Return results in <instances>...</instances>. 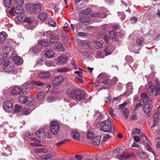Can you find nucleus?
<instances>
[{"mask_svg":"<svg viewBox=\"0 0 160 160\" xmlns=\"http://www.w3.org/2000/svg\"><path fill=\"white\" fill-rule=\"evenodd\" d=\"M68 141V140L64 139V140H63L62 141L57 142V143H56V145L57 146H59L61 145H62L63 143H64L65 142Z\"/></svg>","mask_w":160,"mask_h":160,"instance_id":"56","label":"nucleus"},{"mask_svg":"<svg viewBox=\"0 0 160 160\" xmlns=\"http://www.w3.org/2000/svg\"><path fill=\"white\" fill-rule=\"evenodd\" d=\"M23 86L27 89H31L34 88V86L33 82L29 83H25L23 84Z\"/></svg>","mask_w":160,"mask_h":160,"instance_id":"24","label":"nucleus"},{"mask_svg":"<svg viewBox=\"0 0 160 160\" xmlns=\"http://www.w3.org/2000/svg\"><path fill=\"white\" fill-rule=\"evenodd\" d=\"M13 60L15 63L18 65L21 64L23 63L22 59L19 56L14 57Z\"/></svg>","mask_w":160,"mask_h":160,"instance_id":"19","label":"nucleus"},{"mask_svg":"<svg viewBox=\"0 0 160 160\" xmlns=\"http://www.w3.org/2000/svg\"><path fill=\"white\" fill-rule=\"evenodd\" d=\"M133 138L134 139V140L136 142H139L140 139L141 138V136H135L133 137Z\"/></svg>","mask_w":160,"mask_h":160,"instance_id":"60","label":"nucleus"},{"mask_svg":"<svg viewBox=\"0 0 160 160\" xmlns=\"http://www.w3.org/2000/svg\"><path fill=\"white\" fill-rule=\"evenodd\" d=\"M71 135L73 139L77 140H80V135L77 131L73 130L72 131Z\"/></svg>","mask_w":160,"mask_h":160,"instance_id":"20","label":"nucleus"},{"mask_svg":"<svg viewBox=\"0 0 160 160\" xmlns=\"http://www.w3.org/2000/svg\"><path fill=\"white\" fill-rule=\"evenodd\" d=\"M22 91V89L18 86H16L13 88L11 90V92L12 94L14 95H16L21 94Z\"/></svg>","mask_w":160,"mask_h":160,"instance_id":"16","label":"nucleus"},{"mask_svg":"<svg viewBox=\"0 0 160 160\" xmlns=\"http://www.w3.org/2000/svg\"><path fill=\"white\" fill-rule=\"evenodd\" d=\"M141 96L142 98V99L140 100L139 101L141 103L142 102L144 103L150 101V99H149V97L145 93H142L141 94Z\"/></svg>","mask_w":160,"mask_h":160,"instance_id":"17","label":"nucleus"},{"mask_svg":"<svg viewBox=\"0 0 160 160\" xmlns=\"http://www.w3.org/2000/svg\"><path fill=\"white\" fill-rule=\"evenodd\" d=\"M123 117H124L125 118H127L128 117L129 112L128 110H126L123 111Z\"/></svg>","mask_w":160,"mask_h":160,"instance_id":"59","label":"nucleus"},{"mask_svg":"<svg viewBox=\"0 0 160 160\" xmlns=\"http://www.w3.org/2000/svg\"><path fill=\"white\" fill-rule=\"evenodd\" d=\"M64 78L62 76H59L55 78L52 81V83L55 86H58L63 81Z\"/></svg>","mask_w":160,"mask_h":160,"instance_id":"11","label":"nucleus"},{"mask_svg":"<svg viewBox=\"0 0 160 160\" xmlns=\"http://www.w3.org/2000/svg\"><path fill=\"white\" fill-rule=\"evenodd\" d=\"M156 94L157 95L160 93V86H158L156 87Z\"/></svg>","mask_w":160,"mask_h":160,"instance_id":"63","label":"nucleus"},{"mask_svg":"<svg viewBox=\"0 0 160 160\" xmlns=\"http://www.w3.org/2000/svg\"><path fill=\"white\" fill-rule=\"evenodd\" d=\"M5 32H2L0 33V43L3 42L6 39V37L5 34Z\"/></svg>","mask_w":160,"mask_h":160,"instance_id":"37","label":"nucleus"},{"mask_svg":"<svg viewBox=\"0 0 160 160\" xmlns=\"http://www.w3.org/2000/svg\"><path fill=\"white\" fill-rule=\"evenodd\" d=\"M55 55V52L52 49H50L46 51L45 52L46 57L48 58H52L54 57Z\"/></svg>","mask_w":160,"mask_h":160,"instance_id":"21","label":"nucleus"},{"mask_svg":"<svg viewBox=\"0 0 160 160\" xmlns=\"http://www.w3.org/2000/svg\"><path fill=\"white\" fill-rule=\"evenodd\" d=\"M15 12L16 13L18 14H21L23 13V11L21 5H18L16 7L15 10Z\"/></svg>","mask_w":160,"mask_h":160,"instance_id":"28","label":"nucleus"},{"mask_svg":"<svg viewBox=\"0 0 160 160\" xmlns=\"http://www.w3.org/2000/svg\"><path fill=\"white\" fill-rule=\"evenodd\" d=\"M94 42L95 43V46L96 48L99 49L102 47L103 44L102 42L97 41H95Z\"/></svg>","mask_w":160,"mask_h":160,"instance_id":"42","label":"nucleus"},{"mask_svg":"<svg viewBox=\"0 0 160 160\" xmlns=\"http://www.w3.org/2000/svg\"><path fill=\"white\" fill-rule=\"evenodd\" d=\"M50 130L53 134H56L59 131V126L58 123L56 121L52 122L50 127Z\"/></svg>","mask_w":160,"mask_h":160,"instance_id":"6","label":"nucleus"},{"mask_svg":"<svg viewBox=\"0 0 160 160\" xmlns=\"http://www.w3.org/2000/svg\"><path fill=\"white\" fill-rule=\"evenodd\" d=\"M140 131L139 129H138L137 128H136L134 129L132 131V133L135 134H140Z\"/></svg>","mask_w":160,"mask_h":160,"instance_id":"58","label":"nucleus"},{"mask_svg":"<svg viewBox=\"0 0 160 160\" xmlns=\"http://www.w3.org/2000/svg\"><path fill=\"white\" fill-rule=\"evenodd\" d=\"M22 113L25 115H27L30 113L31 111L28 108H24L22 109Z\"/></svg>","mask_w":160,"mask_h":160,"instance_id":"40","label":"nucleus"},{"mask_svg":"<svg viewBox=\"0 0 160 160\" xmlns=\"http://www.w3.org/2000/svg\"><path fill=\"white\" fill-rule=\"evenodd\" d=\"M56 49H58L60 51H63L64 50L63 48L62 47V44L61 43L58 44V45L56 47Z\"/></svg>","mask_w":160,"mask_h":160,"instance_id":"55","label":"nucleus"},{"mask_svg":"<svg viewBox=\"0 0 160 160\" xmlns=\"http://www.w3.org/2000/svg\"><path fill=\"white\" fill-rule=\"evenodd\" d=\"M68 58L67 56L64 55L59 56L57 59V61L58 64H64L67 62Z\"/></svg>","mask_w":160,"mask_h":160,"instance_id":"12","label":"nucleus"},{"mask_svg":"<svg viewBox=\"0 0 160 160\" xmlns=\"http://www.w3.org/2000/svg\"><path fill=\"white\" fill-rule=\"evenodd\" d=\"M33 85H35L38 87H41L44 85V83H42L41 82L38 81H34L33 82Z\"/></svg>","mask_w":160,"mask_h":160,"instance_id":"48","label":"nucleus"},{"mask_svg":"<svg viewBox=\"0 0 160 160\" xmlns=\"http://www.w3.org/2000/svg\"><path fill=\"white\" fill-rule=\"evenodd\" d=\"M36 151L37 152H46L48 151V150L46 149H37Z\"/></svg>","mask_w":160,"mask_h":160,"instance_id":"64","label":"nucleus"},{"mask_svg":"<svg viewBox=\"0 0 160 160\" xmlns=\"http://www.w3.org/2000/svg\"><path fill=\"white\" fill-rule=\"evenodd\" d=\"M14 70V68L13 66V64L11 63L9 64V65L6 67V68L4 70L5 72H11Z\"/></svg>","mask_w":160,"mask_h":160,"instance_id":"27","label":"nucleus"},{"mask_svg":"<svg viewBox=\"0 0 160 160\" xmlns=\"http://www.w3.org/2000/svg\"><path fill=\"white\" fill-rule=\"evenodd\" d=\"M48 24L50 26L54 27L56 26V23L54 20H50L49 21Z\"/></svg>","mask_w":160,"mask_h":160,"instance_id":"54","label":"nucleus"},{"mask_svg":"<svg viewBox=\"0 0 160 160\" xmlns=\"http://www.w3.org/2000/svg\"><path fill=\"white\" fill-rule=\"evenodd\" d=\"M104 51L105 52L106 56L110 55L112 53V49L108 48H105Z\"/></svg>","mask_w":160,"mask_h":160,"instance_id":"45","label":"nucleus"},{"mask_svg":"<svg viewBox=\"0 0 160 160\" xmlns=\"http://www.w3.org/2000/svg\"><path fill=\"white\" fill-rule=\"evenodd\" d=\"M69 69L67 67H63L57 69V71L59 72H68L69 70Z\"/></svg>","mask_w":160,"mask_h":160,"instance_id":"43","label":"nucleus"},{"mask_svg":"<svg viewBox=\"0 0 160 160\" xmlns=\"http://www.w3.org/2000/svg\"><path fill=\"white\" fill-rule=\"evenodd\" d=\"M94 117V119H102L103 118V116L102 113L99 112H97Z\"/></svg>","mask_w":160,"mask_h":160,"instance_id":"33","label":"nucleus"},{"mask_svg":"<svg viewBox=\"0 0 160 160\" xmlns=\"http://www.w3.org/2000/svg\"><path fill=\"white\" fill-rule=\"evenodd\" d=\"M37 96L38 100H42L44 99V93L42 92H39L37 94Z\"/></svg>","mask_w":160,"mask_h":160,"instance_id":"35","label":"nucleus"},{"mask_svg":"<svg viewBox=\"0 0 160 160\" xmlns=\"http://www.w3.org/2000/svg\"><path fill=\"white\" fill-rule=\"evenodd\" d=\"M143 40L142 38H138L137 40V43L139 46L141 45L143 43Z\"/></svg>","mask_w":160,"mask_h":160,"instance_id":"53","label":"nucleus"},{"mask_svg":"<svg viewBox=\"0 0 160 160\" xmlns=\"http://www.w3.org/2000/svg\"><path fill=\"white\" fill-rule=\"evenodd\" d=\"M130 20L132 23H134L137 22V19L135 17H132L131 18Z\"/></svg>","mask_w":160,"mask_h":160,"instance_id":"62","label":"nucleus"},{"mask_svg":"<svg viewBox=\"0 0 160 160\" xmlns=\"http://www.w3.org/2000/svg\"><path fill=\"white\" fill-rule=\"evenodd\" d=\"M22 109V107L18 105H15V108L14 110V112H19Z\"/></svg>","mask_w":160,"mask_h":160,"instance_id":"49","label":"nucleus"},{"mask_svg":"<svg viewBox=\"0 0 160 160\" xmlns=\"http://www.w3.org/2000/svg\"><path fill=\"white\" fill-rule=\"evenodd\" d=\"M145 147L147 150L152 152L154 155H155V154L154 153V151L153 150L150 146L148 143H146Z\"/></svg>","mask_w":160,"mask_h":160,"instance_id":"47","label":"nucleus"},{"mask_svg":"<svg viewBox=\"0 0 160 160\" xmlns=\"http://www.w3.org/2000/svg\"><path fill=\"white\" fill-rule=\"evenodd\" d=\"M98 77L103 78L104 80L102 82V83L105 84H107L109 85L114 84L118 81V78L117 77H114L112 80V81H113L114 82H112L111 83V81L109 79L108 77L106 76L105 74H99Z\"/></svg>","mask_w":160,"mask_h":160,"instance_id":"5","label":"nucleus"},{"mask_svg":"<svg viewBox=\"0 0 160 160\" xmlns=\"http://www.w3.org/2000/svg\"><path fill=\"white\" fill-rule=\"evenodd\" d=\"M3 2L4 6L8 8H9L11 6V0H4Z\"/></svg>","mask_w":160,"mask_h":160,"instance_id":"41","label":"nucleus"},{"mask_svg":"<svg viewBox=\"0 0 160 160\" xmlns=\"http://www.w3.org/2000/svg\"><path fill=\"white\" fill-rule=\"evenodd\" d=\"M92 11L90 8H88L86 9L82 10L81 11V13L83 15H88L90 14L91 12Z\"/></svg>","mask_w":160,"mask_h":160,"instance_id":"39","label":"nucleus"},{"mask_svg":"<svg viewBox=\"0 0 160 160\" xmlns=\"http://www.w3.org/2000/svg\"><path fill=\"white\" fill-rule=\"evenodd\" d=\"M109 134H105L103 137L102 140L103 141H105L110 138L111 137H112L113 135L112 132H109Z\"/></svg>","mask_w":160,"mask_h":160,"instance_id":"36","label":"nucleus"},{"mask_svg":"<svg viewBox=\"0 0 160 160\" xmlns=\"http://www.w3.org/2000/svg\"><path fill=\"white\" fill-rule=\"evenodd\" d=\"M155 88L154 85L152 82H150L148 83V91L150 92H153L154 91Z\"/></svg>","mask_w":160,"mask_h":160,"instance_id":"30","label":"nucleus"},{"mask_svg":"<svg viewBox=\"0 0 160 160\" xmlns=\"http://www.w3.org/2000/svg\"><path fill=\"white\" fill-rule=\"evenodd\" d=\"M44 131V129L39 130L36 132V134L37 136L39 137H42L43 136H45L48 138H50L51 137V134L50 133H48V134L45 133Z\"/></svg>","mask_w":160,"mask_h":160,"instance_id":"13","label":"nucleus"},{"mask_svg":"<svg viewBox=\"0 0 160 160\" xmlns=\"http://www.w3.org/2000/svg\"><path fill=\"white\" fill-rule=\"evenodd\" d=\"M3 53L6 57L11 58L14 54V51L13 50H11L9 47H5L2 49Z\"/></svg>","mask_w":160,"mask_h":160,"instance_id":"7","label":"nucleus"},{"mask_svg":"<svg viewBox=\"0 0 160 160\" xmlns=\"http://www.w3.org/2000/svg\"><path fill=\"white\" fill-rule=\"evenodd\" d=\"M101 137L100 136H96L94 137L91 140V144L94 145H98L100 143Z\"/></svg>","mask_w":160,"mask_h":160,"instance_id":"14","label":"nucleus"},{"mask_svg":"<svg viewBox=\"0 0 160 160\" xmlns=\"http://www.w3.org/2000/svg\"><path fill=\"white\" fill-rule=\"evenodd\" d=\"M112 153L114 155L117 156L119 160H129L133 158L135 156L133 153H130L127 151L121 152L119 148L114 150Z\"/></svg>","mask_w":160,"mask_h":160,"instance_id":"2","label":"nucleus"},{"mask_svg":"<svg viewBox=\"0 0 160 160\" xmlns=\"http://www.w3.org/2000/svg\"><path fill=\"white\" fill-rule=\"evenodd\" d=\"M59 37L58 35H52L51 36L50 42L51 43H53L58 41Z\"/></svg>","mask_w":160,"mask_h":160,"instance_id":"25","label":"nucleus"},{"mask_svg":"<svg viewBox=\"0 0 160 160\" xmlns=\"http://www.w3.org/2000/svg\"><path fill=\"white\" fill-rule=\"evenodd\" d=\"M139 156L141 158H144L147 156V155L144 152H142L139 154Z\"/></svg>","mask_w":160,"mask_h":160,"instance_id":"57","label":"nucleus"},{"mask_svg":"<svg viewBox=\"0 0 160 160\" xmlns=\"http://www.w3.org/2000/svg\"><path fill=\"white\" fill-rule=\"evenodd\" d=\"M25 18L23 15H20L17 17L16 19L18 21L22 22L24 21Z\"/></svg>","mask_w":160,"mask_h":160,"instance_id":"44","label":"nucleus"},{"mask_svg":"<svg viewBox=\"0 0 160 160\" xmlns=\"http://www.w3.org/2000/svg\"><path fill=\"white\" fill-rule=\"evenodd\" d=\"M4 110L6 112H11L12 110V105L9 101H7L4 102L3 105Z\"/></svg>","mask_w":160,"mask_h":160,"instance_id":"8","label":"nucleus"},{"mask_svg":"<svg viewBox=\"0 0 160 160\" xmlns=\"http://www.w3.org/2000/svg\"><path fill=\"white\" fill-rule=\"evenodd\" d=\"M41 51L40 49L38 47H34L30 50L29 52H32L33 54H36L39 52Z\"/></svg>","mask_w":160,"mask_h":160,"instance_id":"29","label":"nucleus"},{"mask_svg":"<svg viewBox=\"0 0 160 160\" xmlns=\"http://www.w3.org/2000/svg\"><path fill=\"white\" fill-rule=\"evenodd\" d=\"M52 158V155L49 154L42 156L40 160H51Z\"/></svg>","mask_w":160,"mask_h":160,"instance_id":"32","label":"nucleus"},{"mask_svg":"<svg viewBox=\"0 0 160 160\" xmlns=\"http://www.w3.org/2000/svg\"><path fill=\"white\" fill-rule=\"evenodd\" d=\"M109 37L111 39L115 38L116 35V32L113 31H110L109 33Z\"/></svg>","mask_w":160,"mask_h":160,"instance_id":"51","label":"nucleus"},{"mask_svg":"<svg viewBox=\"0 0 160 160\" xmlns=\"http://www.w3.org/2000/svg\"><path fill=\"white\" fill-rule=\"evenodd\" d=\"M26 10L29 13H39L41 11V6L40 3L35 4H29L26 5Z\"/></svg>","mask_w":160,"mask_h":160,"instance_id":"4","label":"nucleus"},{"mask_svg":"<svg viewBox=\"0 0 160 160\" xmlns=\"http://www.w3.org/2000/svg\"><path fill=\"white\" fill-rule=\"evenodd\" d=\"M75 157L77 160H81L82 158V154H76L75 156Z\"/></svg>","mask_w":160,"mask_h":160,"instance_id":"61","label":"nucleus"},{"mask_svg":"<svg viewBox=\"0 0 160 160\" xmlns=\"http://www.w3.org/2000/svg\"><path fill=\"white\" fill-rule=\"evenodd\" d=\"M55 99L54 97L53 96H49L47 99V101L48 102H51L53 101Z\"/></svg>","mask_w":160,"mask_h":160,"instance_id":"50","label":"nucleus"},{"mask_svg":"<svg viewBox=\"0 0 160 160\" xmlns=\"http://www.w3.org/2000/svg\"><path fill=\"white\" fill-rule=\"evenodd\" d=\"M30 140L34 142L33 143H30V144L32 146L36 147L41 146L39 141L36 139L34 138H30Z\"/></svg>","mask_w":160,"mask_h":160,"instance_id":"22","label":"nucleus"},{"mask_svg":"<svg viewBox=\"0 0 160 160\" xmlns=\"http://www.w3.org/2000/svg\"><path fill=\"white\" fill-rule=\"evenodd\" d=\"M27 105L32 106L34 104L33 99L31 97H27L26 103H25Z\"/></svg>","mask_w":160,"mask_h":160,"instance_id":"23","label":"nucleus"},{"mask_svg":"<svg viewBox=\"0 0 160 160\" xmlns=\"http://www.w3.org/2000/svg\"><path fill=\"white\" fill-rule=\"evenodd\" d=\"M67 94L64 98L65 101L69 102L71 98L76 101H80L86 97V93L79 88H71L67 91Z\"/></svg>","mask_w":160,"mask_h":160,"instance_id":"1","label":"nucleus"},{"mask_svg":"<svg viewBox=\"0 0 160 160\" xmlns=\"http://www.w3.org/2000/svg\"><path fill=\"white\" fill-rule=\"evenodd\" d=\"M48 16V14L45 12L41 13L39 16V18L42 20H45Z\"/></svg>","mask_w":160,"mask_h":160,"instance_id":"31","label":"nucleus"},{"mask_svg":"<svg viewBox=\"0 0 160 160\" xmlns=\"http://www.w3.org/2000/svg\"><path fill=\"white\" fill-rule=\"evenodd\" d=\"M80 21L81 22L83 23L88 22L91 21V19L87 17L82 16L80 17Z\"/></svg>","mask_w":160,"mask_h":160,"instance_id":"26","label":"nucleus"},{"mask_svg":"<svg viewBox=\"0 0 160 160\" xmlns=\"http://www.w3.org/2000/svg\"><path fill=\"white\" fill-rule=\"evenodd\" d=\"M87 137L88 138L90 139H92L94 137L96 136L95 135H94L92 132L88 131L87 134Z\"/></svg>","mask_w":160,"mask_h":160,"instance_id":"46","label":"nucleus"},{"mask_svg":"<svg viewBox=\"0 0 160 160\" xmlns=\"http://www.w3.org/2000/svg\"><path fill=\"white\" fill-rule=\"evenodd\" d=\"M24 21L27 22L30 26L31 27V29L34 28L36 26V21L33 19L29 17L25 18Z\"/></svg>","mask_w":160,"mask_h":160,"instance_id":"9","label":"nucleus"},{"mask_svg":"<svg viewBox=\"0 0 160 160\" xmlns=\"http://www.w3.org/2000/svg\"><path fill=\"white\" fill-rule=\"evenodd\" d=\"M152 109V107L149 104H145L143 108L144 113L148 115H149L150 112Z\"/></svg>","mask_w":160,"mask_h":160,"instance_id":"18","label":"nucleus"},{"mask_svg":"<svg viewBox=\"0 0 160 160\" xmlns=\"http://www.w3.org/2000/svg\"><path fill=\"white\" fill-rule=\"evenodd\" d=\"M153 131L154 132H153L152 133L155 135H157V134L160 135V126H158L155 131Z\"/></svg>","mask_w":160,"mask_h":160,"instance_id":"52","label":"nucleus"},{"mask_svg":"<svg viewBox=\"0 0 160 160\" xmlns=\"http://www.w3.org/2000/svg\"><path fill=\"white\" fill-rule=\"evenodd\" d=\"M27 97V96L19 97L18 99L19 102L22 103H26Z\"/></svg>","mask_w":160,"mask_h":160,"instance_id":"38","label":"nucleus"},{"mask_svg":"<svg viewBox=\"0 0 160 160\" xmlns=\"http://www.w3.org/2000/svg\"><path fill=\"white\" fill-rule=\"evenodd\" d=\"M38 42L39 44L44 47L48 46L49 45L48 41L45 39H42L40 41H38Z\"/></svg>","mask_w":160,"mask_h":160,"instance_id":"34","label":"nucleus"},{"mask_svg":"<svg viewBox=\"0 0 160 160\" xmlns=\"http://www.w3.org/2000/svg\"><path fill=\"white\" fill-rule=\"evenodd\" d=\"M50 75L49 72L42 71L38 74V77L41 79H47L50 77Z\"/></svg>","mask_w":160,"mask_h":160,"instance_id":"10","label":"nucleus"},{"mask_svg":"<svg viewBox=\"0 0 160 160\" xmlns=\"http://www.w3.org/2000/svg\"><path fill=\"white\" fill-rule=\"evenodd\" d=\"M115 127L112 128V123L109 119H107L103 121L101 124V128L103 132H113Z\"/></svg>","mask_w":160,"mask_h":160,"instance_id":"3","label":"nucleus"},{"mask_svg":"<svg viewBox=\"0 0 160 160\" xmlns=\"http://www.w3.org/2000/svg\"><path fill=\"white\" fill-rule=\"evenodd\" d=\"M153 117L154 119L153 123L152 126L151 127V128L152 131H155V127L157 125L158 121L159 119L158 113H155L153 116Z\"/></svg>","mask_w":160,"mask_h":160,"instance_id":"15","label":"nucleus"}]
</instances>
